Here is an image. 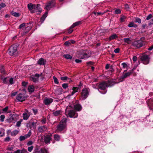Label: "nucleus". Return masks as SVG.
<instances>
[{
	"instance_id": "aec40b11",
	"label": "nucleus",
	"mask_w": 153,
	"mask_h": 153,
	"mask_svg": "<svg viewBox=\"0 0 153 153\" xmlns=\"http://www.w3.org/2000/svg\"><path fill=\"white\" fill-rule=\"evenodd\" d=\"M30 127L31 128H33V129H36V125L37 123V121L36 120L35 121H31L30 122Z\"/></svg>"
},
{
	"instance_id": "412c9836",
	"label": "nucleus",
	"mask_w": 153,
	"mask_h": 153,
	"mask_svg": "<svg viewBox=\"0 0 153 153\" xmlns=\"http://www.w3.org/2000/svg\"><path fill=\"white\" fill-rule=\"evenodd\" d=\"M19 131L17 130H15L13 131H11L10 130H9L7 131V133L9 134L10 133L11 136H15L18 133Z\"/></svg>"
},
{
	"instance_id": "37998d69",
	"label": "nucleus",
	"mask_w": 153,
	"mask_h": 153,
	"mask_svg": "<svg viewBox=\"0 0 153 153\" xmlns=\"http://www.w3.org/2000/svg\"><path fill=\"white\" fill-rule=\"evenodd\" d=\"M53 79H54V82L56 84H58L59 83V82L57 78L54 76L53 77Z\"/></svg>"
},
{
	"instance_id": "13d9d810",
	"label": "nucleus",
	"mask_w": 153,
	"mask_h": 153,
	"mask_svg": "<svg viewBox=\"0 0 153 153\" xmlns=\"http://www.w3.org/2000/svg\"><path fill=\"white\" fill-rule=\"evenodd\" d=\"M32 110H33V112L34 114H36L38 112V111L37 109H32Z\"/></svg>"
},
{
	"instance_id": "f03ea898",
	"label": "nucleus",
	"mask_w": 153,
	"mask_h": 153,
	"mask_svg": "<svg viewBox=\"0 0 153 153\" xmlns=\"http://www.w3.org/2000/svg\"><path fill=\"white\" fill-rule=\"evenodd\" d=\"M71 106H68L65 109L66 113H68V116L70 117L77 118L78 114L77 113L73 110H71Z\"/></svg>"
},
{
	"instance_id": "f257e3e1",
	"label": "nucleus",
	"mask_w": 153,
	"mask_h": 153,
	"mask_svg": "<svg viewBox=\"0 0 153 153\" xmlns=\"http://www.w3.org/2000/svg\"><path fill=\"white\" fill-rule=\"evenodd\" d=\"M55 5V0H51L48 2L46 3L45 5V8L47 10L46 13L42 16L40 19L41 23H42L47 17L48 12V10L54 6Z\"/></svg>"
},
{
	"instance_id": "680f3d73",
	"label": "nucleus",
	"mask_w": 153,
	"mask_h": 153,
	"mask_svg": "<svg viewBox=\"0 0 153 153\" xmlns=\"http://www.w3.org/2000/svg\"><path fill=\"white\" fill-rule=\"evenodd\" d=\"M122 65H123V68H125L127 67V64L125 62L122 63Z\"/></svg>"
},
{
	"instance_id": "6e6552de",
	"label": "nucleus",
	"mask_w": 153,
	"mask_h": 153,
	"mask_svg": "<svg viewBox=\"0 0 153 153\" xmlns=\"http://www.w3.org/2000/svg\"><path fill=\"white\" fill-rule=\"evenodd\" d=\"M26 98V96L24 94H19L16 97V100L19 102H22L25 101Z\"/></svg>"
},
{
	"instance_id": "a19ab883",
	"label": "nucleus",
	"mask_w": 153,
	"mask_h": 153,
	"mask_svg": "<svg viewBox=\"0 0 153 153\" xmlns=\"http://www.w3.org/2000/svg\"><path fill=\"white\" fill-rule=\"evenodd\" d=\"M31 131H30L27 134L25 135V137H26V138H27L31 136Z\"/></svg>"
},
{
	"instance_id": "f3484780",
	"label": "nucleus",
	"mask_w": 153,
	"mask_h": 153,
	"mask_svg": "<svg viewBox=\"0 0 153 153\" xmlns=\"http://www.w3.org/2000/svg\"><path fill=\"white\" fill-rule=\"evenodd\" d=\"M147 104L150 110H153V100L150 99L147 101Z\"/></svg>"
},
{
	"instance_id": "1a4fd4ad",
	"label": "nucleus",
	"mask_w": 153,
	"mask_h": 153,
	"mask_svg": "<svg viewBox=\"0 0 153 153\" xmlns=\"http://www.w3.org/2000/svg\"><path fill=\"white\" fill-rule=\"evenodd\" d=\"M42 9L40 7V5L38 4L34 7L33 10H31L30 12L31 13H36L37 14H39L42 11Z\"/></svg>"
},
{
	"instance_id": "f8f14e48",
	"label": "nucleus",
	"mask_w": 153,
	"mask_h": 153,
	"mask_svg": "<svg viewBox=\"0 0 153 153\" xmlns=\"http://www.w3.org/2000/svg\"><path fill=\"white\" fill-rule=\"evenodd\" d=\"M30 116V112L26 109L22 114V117L25 120H27Z\"/></svg>"
},
{
	"instance_id": "72a5a7b5",
	"label": "nucleus",
	"mask_w": 153,
	"mask_h": 153,
	"mask_svg": "<svg viewBox=\"0 0 153 153\" xmlns=\"http://www.w3.org/2000/svg\"><path fill=\"white\" fill-rule=\"evenodd\" d=\"M11 13L12 15L16 17H19L20 16L19 14L18 13L13 11L11 12Z\"/></svg>"
},
{
	"instance_id": "4be33fe9",
	"label": "nucleus",
	"mask_w": 153,
	"mask_h": 153,
	"mask_svg": "<svg viewBox=\"0 0 153 153\" xmlns=\"http://www.w3.org/2000/svg\"><path fill=\"white\" fill-rule=\"evenodd\" d=\"M36 6V5L33 4L31 3H29L27 5V7L29 10L30 11L33 10L34 9V7Z\"/></svg>"
},
{
	"instance_id": "603ef678",
	"label": "nucleus",
	"mask_w": 153,
	"mask_h": 153,
	"mask_svg": "<svg viewBox=\"0 0 153 153\" xmlns=\"http://www.w3.org/2000/svg\"><path fill=\"white\" fill-rule=\"evenodd\" d=\"M121 12L120 10L119 9H117L115 11V13L116 14H120Z\"/></svg>"
},
{
	"instance_id": "e433bc0d",
	"label": "nucleus",
	"mask_w": 153,
	"mask_h": 153,
	"mask_svg": "<svg viewBox=\"0 0 153 153\" xmlns=\"http://www.w3.org/2000/svg\"><path fill=\"white\" fill-rule=\"evenodd\" d=\"M64 56L65 58L67 59H71L72 58V56L70 55L69 54H66L65 55H64Z\"/></svg>"
},
{
	"instance_id": "a878e982",
	"label": "nucleus",
	"mask_w": 153,
	"mask_h": 153,
	"mask_svg": "<svg viewBox=\"0 0 153 153\" xmlns=\"http://www.w3.org/2000/svg\"><path fill=\"white\" fill-rule=\"evenodd\" d=\"M62 111L61 110H57L54 111L53 113V115L55 116H58L61 114Z\"/></svg>"
},
{
	"instance_id": "79ce46f5",
	"label": "nucleus",
	"mask_w": 153,
	"mask_h": 153,
	"mask_svg": "<svg viewBox=\"0 0 153 153\" xmlns=\"http://www.w3.org/2000/svg\"><path fill=\"white\" fill-rule=\"evenodd\" d=\"M5 116L4 115H1L0 117V120L1 122H3L5 118Z\"/></svg>"
},
{
	"instance_id": "dca6fc26",
	"label": "nucleus",
	"mask_w": 153,
	"mask_h": 153,
	"mask_svg": "<svg viewBox=\"0 0 153 153\" xmlns=\"http://www.w3.org/2000/svg\"><path fill=\"white\" fill-rule=\"evenodd\" d=\"M39 75L37 74H36L35 76H32L30 77V79L34 82L38 81Z\"/></svg>"
},
{
	"instance_id": "de8ad7c7",
	"label": "nucleus",
	"mask_w": 153,
	"mask_h": 153,
	"mask_svg": "<svg viewBox=\"0 0 153 153\" xmlns=\"http://www.w3.org/2000/svg\"><path fill=\"white\" fill-rule=\"evenodd\" d=\"M8 109V107L6 106V107L2 109V111L3 112H4V113L7 112Z\"/></svg>"
},
{
	"instance_id": "ddd939ff",
	"label": "nucleus",
	"mask_w": 153,
	"mask_h": 153,
	"mask_svg": "<svg viewBox=\"0 0 153 153\" xmlns=\"http://www.w3.org/2000/svg\"><path fill=\"white\" fill-rule=\"evenodd\" d=\"M74 109L77 111H80L82 109V106L78 103L77 101L75 102L74 104Z\"/></svg>"
},
{
	"instance_id": "2f4dec72",
	"label": "nucleus",
	"mask_w": 153,
	"mask_h": 153,
	"mask_svg": "<svg viewBox=\"0 0 153 153\" xmlns=\"http://www.w3.org/2000/svg\"><path fill=\"white\" fill-rule=\"evenodd\" d=\"M128 27H137V25L136 24H135L134 22H131L129 23L128 25Z\"/></svg>"
},
{
	"instance_id": "8fccbe9b",
	"label": "nucleus",
	"mask_w": 153,
	"mask_h": 153,
	"mask_svg": "<svg viewBox=\"0 0 153 153\" xmlns=\"http://www.w3.org/2000/svg\"><path fill=\"white\" fill-rule=\"evenodd\" d=\"M68 79V77L66 76H62L61 77V80L63 81L66 80Z\"/></svg>"
},
{
	"instance_id": "6ab92c4d",
	"label": "nucleus",
	"mask_w": 153,
	"mask_h": 153,
	"mask_svg": "<svg viewBox=\"0 0 153 153\" xmlns=\"http://www.w3.org/2000/svg\"><path fill=\"white\" fill-rule=\"evenodd\" d=\"M28 25V23L25 24V23H23L22 24L20 25L19 27V29H25L26 28H27L28 30H29L30 29V27L27 26Z\"/></svg>"
},
{
	"instance_id": "c85d7f7f",
	"label": "nucleus",
	"mask_w": 153,
	"mask_h": 153,
	"mask_svg": "<svg viewBox=\"0 0 153 153\" xmlns=\"http://www.w3.org/2000/svg\"><path fill=\"white\" fill-rule=\"evenodd\" d=\"M0 79H3V82L4 83L6 84L7 83L8 81L9 80V79L7 77L4 78L3 76H2L0 75Z\"/></svg>"
},
{
	"instance_id": "473e14b6",
	"label": "nucleus",
	"mask_w": 153,
	"mask_h": 153,
	"mask_svg": "<svg viewBox=\"0 0 153 153\" xmlns=\"http://www.w3.org/2000/svg\"><path fill=\"white\" fill-rule=\"evenodd\" d=\"M54 138L56 141H59L60 139L59 135L58 134H54Z\"/></svg>"
},
{
	"instance_id": "f704fd0d",
	"label": "nucleus",
	"mask_w": 153,
	"mask_h": 153,
	"mask_svg": "<svg viewBox=\"0 0 153 153\" xmlns=\"http://www.w3.org/2000/svg\"><path fill=\"white\" fill-rule=\"evenodd\" d=\"M0 71L2 74H4L5 71L4 67L2 65L0 66Z\"/></svg>"
},
{
	"instance_id": "a211bd4d",
	"label": "nucleus",
	"mask_w": 153,
	"mask_h": 153,
	"mask_svg": "<svg viewBox=\"0 0 153 153\" xmlns=\"http://www.w3.org/2000/svg\"><path fill=\"white\" fill-rule=\"evenodd\" d=\"M53 100L50 98H46L44 100V103L46 105L50 104L53 102Z\"/></svg>"
},
{
	"instance_id": "0eeeda50",
	"label": "nucleus",
	"mask_w": 153,
	"mask_h": 153,
	"mask_svg": "<svg viewBox=\"0 0 153 153\" xmlns=\"http://www.w3.org/2000/svg\"><path fill=\"white\" fill-rule=\"evenodd\" d=\"M141 60L142 62L145 65L148 64L149 62V56L146 55H144L142 56L141 58Z\"/></svg>"
},
{
	"instance_id": "5fc2aeb1",
	"label": "nucleus",
	"mask_w": 153,
	"mask_h": 153,
	"mask_svg": "<svg viewBox=\"0 0 153 153\" xmlns=\"http://www.w3.org/2000/svg\"><path fill=\"white\" fill-rule=\"evenodd\" d=\"M21 153H28V152L26 149H23L22 150Z\"/></svg>"
},
{
	"instance_id": "7c9ffc66",
	"label": "nucleus",
	"mask_w": 153,
	"mask_h": 153,
	"mask_svg": "<svg viewBox=\"0 0 153 153\" xmlns=\"http://www.w3.org/2000/svg\"><path fill=\"white\" fill-rule=\"evenodd\" d=\"M123 40L128 44H130L131 43V41L129 38H125L123 39Z\"/></svg>"
},
{
	"instance_id": "c756f323",
	"label": "nucleus",
	"mask_w": 153,
	"mask_h": 153,
	"mask_svg": "<svg viewBox=\"0 0 153 153\" xmlns=\"http://www.w3.org/2000/svg\"><path fill=\"white\" fill-rule=\"evenodd\" d=\"M28 91L30 92H32L34 91V87L33 85H30L28 87Z\"/></svg>"
},
{
	"instance_id": "9d476101",
	"label": "nucleus",
	"mask_w": 153,
	"mask_h": 153,
	"mask_svg": "<svg viewBox=\"0 0 153 153\" xmlns=\"http://www.w3.org/2000/svg\"><path fill=\"white\" fill-rule=\"evenodd\" d=\"M132 73V71H130L124 74H123L119 78V79L120 81L119 82L123 81L125 78H126L130 76Z\"/></svg>"
},
{
	"instance_id": "39448f33",
	"label": "nucleus",
	"mask_w": 153,
	"mask_h": 153,
	"mask_svg": "<svg viewBox=\"0 0 153 153\" xmlns=\"http://www.w3.org/2000/svg\"><path fill=\"white\" fill-rule=\"evenodd\" d=\"M17 46L13 45H12L8 50V53L10 56L15 55L17 53Z\"/></svg>"
},
{
	"instance_id": "a18cd8bd",
	"label": "nucleus",
	"mask_w": 153,
	"mask_h": 153,
	"mask_svg": "<svg viewBox=\"0 0 153 153\" xmlns=\"http://www.w3.org/2000/svg\"><path fill=\"white\" fill-rule=\"evenodd\" d=\"M68 85L67 83H64L62 85V87L64 89H66L68 87Z\"/></svg>"
},
{
	"instance_id": "bf43d9fd",
	"label": "nucleus",
	"mask_w": 153,
	"mask_h": 153,
	"mask_svg": "<svg viewBox=\"0 0 153 153\" xmlns=\"http://www.w3.org/2000/svg\"><path fill=\"white\" fill-rule=\"evenodd\" d=\"M33 143V142L31 141H29L28 142L27 145L28 146H29L32 145Z\"/></svg>"
},
{
	"instance_id": "338daca9",
	"label": "nucleus",
	"mask_w": 153,
	"mask_h": 153,
	"mask_svg": "<svg viewBox=\"0 0 153 153\" xmlns=\"http://www.w3.org/2000/svg\"><path fill=\"white\" fill-rule=\"evenodd\" d=\"M132 59L134 62L136 61L137 60V58L136 56H134L133 57Z\"/></svg>"
},
{
	"instance_id": "864d4df0",
	"label": "nucleus",
	"mask_w": 153,
	"mask_h": 153,
	"mask_svg": "<svg viewBox=\"0 0 153 153\" xmlns=\"http://www.w3.org/2000/svg\"><path fill=\"white\" fill-rule=\"evenodd\" d=\"M46 119L45 118H43L41 121L42 123L45 124L46 123Z\"/></svg>"
},
{
	"instance_id": "5701e85b",
	"label": "nucleus",
	"mask_w": 153,
	"mask_h": 153,
	"mask_svg": "<svg viewBox=\"0 0 153 153\" xmlns=\"http://www.w3.org/2000/svg\"><path fill=\"white\" fill-rule=\"evenodd\" d=\"M117 36L116 34H114L110 36L108 38L106 39V41H110L112 40L115 39L117 38Z\"/></svg>"
},
{
	"instance_id": "cd10ccee",
	"label": "nucleus",
	"mask_w": 153,
	"mask_h": 153,
	"mask_svg": "<svg viewBox=\"0 0 153 153\" xmlns=\"http://www.w3.org/2000/svg\"><path fill=\"white\" fill-rule=\"evenodd\" d=\"M35 153H48V152L46 149H42L39 151L36 152Z\"/></svg>"
},
{
	"instance_id": "49530a36",
	"label": "nucleus",
	"mask_w": 153,
	"mask_h": 153,
	"mask_svg": "<svg viewBox=\"0 0 153 153\" xmlns=\"http://www.w3.org/2000/svg\"><path fill=\"white\" fill-rule=\"evenodd\" d=\"M135 21L136 22H138L139 23H140L141 22V20L140 19L137 18L136 19Z\"/></svg>"
},
{
	"instance_id": "58836bf2",
	"label": "nucleus",
	"mask_w": 153,
	"mask_h": 153,
	"mask_svg": "<svg viewBox=\"0 0 153 153\" xmlns=\"http://www.w3.org/2000/svg\"><path fill=\"white\" fill-rule=\"evenodd\" d=\"M26 139H27L25 137V135L24 136H21L19 138V140L20 141H22L25 140Z\"/></svg>"
},
{
	"instance_id": "c03bdc74",
	"label": "nucleus",
	"mask_w": 153,
	"mask_h": 153,
	"mask_svg": "<svg viewBox=\"0 0 153 153\" xmlns=\"http://www.w3.org/2000/svg\"><path fill=\"white\" fill-rule=\"evenodd\" d=\"M33 148V146H31L30 147H28L27 148L29 152H31Z\"/></svg>"
},
{
	"instance_id": "423d86ee",
	"label": "nucleus",
	"mask_w": 153,
	"mask_h": 153,
	"mask_svg": "<svg viewBox=\"0 0 153 153\" xmlns=\"http://www.w3.org/2000/svg\"><path fill=\"white\" fill-rule=\"evenodd\" d=\"M89 91L88 88H85L82 90L81 95V98L82 100H85L87 98L89 95Z\"/></svg>"
},
{
	"instance_id": "052dcab7",
	"label": "nucleus",
	"mask_w": 153,
	"mask_h": 153,
	"mask_svg": "<svg viewBox=\"0 0 153 153\" xmlns=\"http://www.w3.org/2000/svg\"><path fill=\"white\" fill-rule=\"evenodd\" d=\"M120 51V49L119 48H117L115 49L114 50V52L115 53H118Z\"/></svg>"
},
{
	"instance_id": "4d7b16f0",
	"label": "nucleus",
	"mask_w": 153,
	"mask_h": 153,
	"mask_svg": "<svg viewBox=\"0 0 153 153\" xmlns=\"http://www.w3.org/2000/svg\"><path fill=\"white\" fill-rule=\"evenodd\" d=\"M73 28L71 27H71L68 30V33L70 34L73 31V30L72 28Z\"/></svg>"
},
{
	"instance_id": "3c124183",
	"label": "nucleus",
	"mask_w": 153,
	"mask_h": 153,
	"mask_svg": "<svg viewBox=\"0 0 153 153\" xmlns=\"http://www.w3.org/2000/svg\"><path fill=\"white\" fill-rule=\"evenodd\" d=\"M152 15L151 14H150L147 17L146 19L147 20H149L152 18Z\"/></svg>"
},
{
	"instance_id": "393cba45",
	"label": "nucleus",
	"mask_w": 153,
	"mask_h": 153,
	"mask_svg": "<svg viewBox=\"0 0 153 153\" xmlns=\"http://www.w3.org/2000/svg\"><path fill=\"white\" fill-rule=\"evenodd\" d=\"M45 61L42 58H41L38 61L37 63L39 65H44L45 63Z\"/></svg>"
},
{
	"instance_id": "bb28decb",
	"label": "nucleus",
	"mask_w": 153,
	"mask_h": 153,
	"mask_svg": "<svg viewBox=\"0 0 153 153\" xmlns=\"http://www.w3.org/2000/svg\"><path fill=\"white\" fill-rule=\"evenodd\" d=\"M46 128L44 126H40L38 128V130L40 132H42L45 131H46Z\"/></svg>"
},
{
	"instance_id": "4468645a",
	"label": "nucleus",
	"mask_w": 153,
	"mask_h": 153,
	"mask_svg": "<svg viewBox=\"0 0 153 153\" xmlns=\"http://www.w3.org/2000/svg\"><path fill=\"white\" fill-rule=\"evenodd\" d=\"M42 138L44 139V142L46 143H49L51 139V136L50 135L43 136Z\"/></svg>"
},
{
	"instance_id": "9b49d317",
	"label": "nucleus",
	"mask_w": 153,
	"mask_h": 153,
	"mask_svg": "<svg viewBox=\"0 0 153 153\" xmlns=\"http://www.w3.org/2000/svg\"><path fill=\"white\" fill-rule=\"evenodd\" d=\"M143 45V42L140 40L135 41L132 43L133 45L138 48L142 47Z\"/></svg>"
},
{
	"instance_id": "69168bd1",
	"label": "nucleus",
	"mask_w": 153,
	"mask_h": 153,
	"mask_svg": "<svg viewBox=\"0 0 153 153\" xmlns=\"http://www.w3.org/2000/svg\"><path fill=\"white\" fill-rule=\"evenodd\" d=\"M17 94V92H13L11 94V96H15Z\"/></svg>"
},
{
	"instance_id": "774afa93",
	"label": "nucleus",
	"mask_w": 153,
	"mask_h": 153,
	"mask_svg": "<svg viewBox=\"0 0 153 153\" xmlns=\"http://www.w3.org/2000/svg\"><path fill=\"white\" fill-rule=\"evenodd\" d=\"M22 152V150H20L19 149H18L16 151H15L14 152V153H21Z\"/></svg>"
},
{
	"instance_id": "2eb2a0df",
	"label": "nucleus",
	"mask_w": 153,
	"mask_h": 153,
	"mask_svg": "<svg viewBox=\"0 0 153 153\" xmlns=\"http://www.w3.org/2000/svg\"><path fill=\"white\" fill-rule=\"evenodd\" d=\"M108 85L107 83L104 82L100 83L98 85V86L100 89L104 90L108 87Z\"/></svg>"
},
{
	"instance_id": "c9c22d12",
	"label": "nucleus",
	"mask_w": 153,
	"mask_h": 153,
	"mask_svg": "<svg viewBox=\"0 0 153 153\" xmlns=\"http://www.w3.org/2000/svg\"><path fill=\"white\" fill-rule=\"evenodd\" d=\"M23 120L22 119H20L19 121L17 122L16 123V126L17 127H19L21 126V123L22 122Z\"/></svg>"
},
{
	"instance_id": "b1692460",
	"label": "nucleus",
	"mask_w": 153,
	"mask_h": 153,
	"mask_svg": "<svg viewBox=\"0 0 153 153\" xmlns=\"http://www.w3.org/2000/svg\"><path fill=\"white\" fill-rule=\"evenodd\" d=\"M73 91L72 92L71 95H73L76 92L80 90V88L79 87H73L72 89Z\"/></svg>"
},
{
	"instance_id": "e2e57ef3",
	"label": "nucleus",
	"mask_w": 153,
	"mask_h": 153,
	"mask_svg": "<svg viewBox=\"0 0 153 153\" xmlns=\"http://www.w3.org/2000/svg\"><path fill=\"white\" fill-rule=\"evenodd\" d=\"M10 140V138L9 137H7L5 139V141L8 142Z\"/></svg>"
},
{
	"instance_id": "20e7f679",
	"label": "nucleus",
	"mask_w": 153,
	"mask_h": 153,
	"mask_svg": "<svg viewBox=\"0 0 153 153\" xmlns=\"http://www.w3.org/2000/svg\"><path fill=\"white\" fill-rule=\"evenodd\" d=\"M78 57L82 59H86L90 56V54L87 51L81 50L78 53Z\"/></svg>"
},
{
	"instance_id": "7ed1b4c3",
	"label": "nucleus",
	"mask_w": 153,
	"mask_h": 153,
	"mask_svg": "<svg viewBox=\"0 0 153 153\" xmlns=\"http://www.w3.org/2000/svg\"><path fill=\"white\" fill-rule=\"evenodd\" d=\"M67 119L65 118L62 119L57 126L58 130L61 131L65 129L67 126Z\"/></svg>"
},
{
	"instance_id": "09e8293b",
	"label": "nucleus",
	"mask_w": 153,
	"mask_h": 153,
	"mask_svg": "<svg viewBox=\"0 0 153 153\" xmlns=\"http://www.w3.org/2000/svg\"><path fill=\"white\" fill-rule=\"evenodd\" d=\"M14 78H11L10 79L9 82L10 84H12L14 83L13 81H14Z\"/></svg>"
},
{
	"instance_id": "4c0bfd02",
	"label": "nucleus",
	"mask_w": 153,
	"mask_h": 153,
	"mask_svg": "<svg viewBox=\"0 0 153 153\" xmlns=\"http://www.w3.org/2000/svg\"><path fill=\"white\" fill-rule=\"evenodd\" d=\"M126 18V17L124 16H122L120 18V21L121 22H124Z\"/></svg>"
},
{
	"instance_id": "0e129e2a",
	"label": "nucleus",
	"mask_w": 153,
	"mask_h": 153,
	"mask_svg": "<svg viewBox=\"0 0 153 153\" xmlns=\"http://www.w3.org/2000/svg\"><path fill=\"white\" fill-rule=\"evenodd\" d=\"M88 65H92L93 64V62L91 61L88 62H87Z\"/></svg>"
},
{
	"instance_id": "6e6d98bb",
	"label": "nucleus",
	"mask_w": 153,
	"mask_h": 153,
	"mask_svg": "<svg viewBox=\"0 0 153 153\" xmlns=\"http://www.w3.org/2000/svg\"><path fill=\"white\" fill-rule=\"evenodd\" d=\"M65 44L67 46H69L70 45H71V43H70V41H66L65 43Z\"/></svg>"
},
{
	"instance_id": "ea45409f",
	"label": "nucleus",
	"mask_w": 153,
	"mask_h": 153,
	"mask_svg": "<svg viewBox=\"0 0 153 153\" xmlns=\"http://www.w3.org/2000/svg\"><path fill=\"white\" fill-rule=\"evenodd\" d=\"M6 6V4L4 3H1L0 4V10Z\"/></svg>"
}]
</instances>
